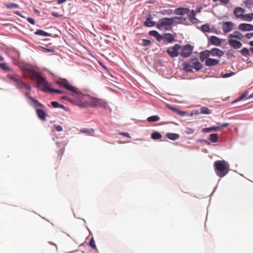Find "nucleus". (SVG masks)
Wrapping results in <instances>:
<instances>
[{"label": "nucleus", "instance_id": "1", "mask_svg": "<svg viewBox=\"0 0 253 253\" xmlns=\"http://www.w3.org/2000/svg\"><path fill=\"white\" fill-rule=\"evenodd\" d=\"M214 170L216 175L219 177H223L229 172L230 165L224 160H218L213 164Z\"/></svg>", "mask_w": 253, "mask_h": 253}, {"label": "nucleus", "instance_id": "2", "mask_svg": "<svg viewBox=\"0 0 253 253\" xmlns=\"http://www.w3.org/2000/svg\"><path fill=\"white\" fill-rule=\"evenodd\" d=\"M82 105L85 107L90 106L92 107H99L106 109L108 106L107 103L103 100L96 98H91L90 99L88 103L83 102Z\"/></svg>", "mask_w": 253, "mask_h": 253}, {"label": "nucleus", "instance_id": "3", "mask_svg": "<svg viewBox=\"0 0 253 253\" xmlns=\"http://www.w3.org/2000/svg\"><path fill=\"white\" fill-rule=\"evenodd\" d=\"M173 24V21L171 18H163L160 20L156 27L160 30L169 31L171 30Z\"/></svg>", "mask_w": 253, "mask_h": 253}, {"label": "nucleus", "instance_id": "4", "mask_svg": "<svg viewBox=\"0 0 253 253\" xmlns=\"http://www.w3.org/2000/svg\"><path fill=\"white\" fill-rule=\"evenodd\" d=\"M180 49L181 46L178 44H175L173 46L169 47L166 51L171 58H175L180 54Z\"/></svg>", "mask_w": 253, "mask_h": 253}, {"label": "nucleus", "instance_id": "5", "mask_svg": "<svg viewBox=\"0 0 253 253\" xmlns=\"http://www.w3.org/2000/svg\"><path fill=\"white\" fill-rule=\"evenodd\" d=\"M193 49L194 46L189 44L182 47L181 46L180 55L183 58H187L191 54Z\"/></svg>", "mask_w": 253, "mask_h": 253}, {"label": "nucleus", "instance_id": "6", "mask_svg": "<svg viewBox=\"0 0 253 253\" xmlns=\"http://www.w3.org/2000/svg\"><path fill=\"white\" fill-rule=\"evenodd\" d=\"M37 87L44 92H49L50 89L48 83L43 77L37 81Z\"/></svg>", "mask_w": 253, "mask_h": 253}, {"label": "nucleus", "instance_id": "7", "mask_svg": "<svg viewBox=\"0 0 253 253\" xmlns=\"http://www.w3.org/2000/svg\"><path fill=\"white\" fill-rule=\"evenodd\" d=\"M58 84L63 86L65 88L74 93H78V91L76 88L71 85L66 80H62L57 82Z\"/></svg>", "mask_w": 253, "mask_h": 253}, {"label": "nucleus", "instance_id": "8", "mask_svg": "<svg viewBox=\"0 0 253 253\" xmlns=\"http://www.w3.org/2000/svg\"><path fill=\"white\" fill-rule=\"evenodd\" d=\"M228 42L229 44L235 49H239L242 46V43L240 41L234 38L228 37Z\"/></svg>", "mask_w": 253, "mask_h": 253}, {"label": "nucleus", "instance_id": "9", "mask_svg": "<svg viewBox=\"0 0 253 253\" xmlns=\"http://www.w3.org/2000/svg\"><path fill=\"white\" fill-rule=\"evenodd\" d=\"M234 24L232 22H224L222 25V29L224 33H228L233 29Z\"/></svg>", "mask_w": 253, "mask_h": 253}, {"label": "nucleus", "instance_id": "10", "mask_svg": "<svg viewBox=\"0 0 253 253\" xmlns=\"http://www.w3.org/2000/svg\"><path fill=\"white\" fill-rule=\"evenodd\" d=\"M238 28L242 31H253V25L248 23H242L239 25Z\"/></svg>", "mask_w": 253, "mask_h": 253}, {"label": "nucleus", "instance_id": "11", "mask_svg": "<svg viewBox=\"0 0 253 253\" xmlns=\"http://www.w3.org/2000/svg\"><path fill=\"white\" fill-rule=\"evenodd\" d=\"M245 12V10L241 7H236L233 11V13L235 15V16L239 19H242L244 13Z\"/></svg>", "mask_w": 253, "mask_h": 253}, {"label": "nucleus", "instance_id": "12", "mask_svg": "<svg viewBox=\"0 0 253 253\" xmlns=\"http://www.w3.org/2000/svg\"><path fill=\"white\" fill-rule=\"evenodd\" d=\"M209 51L210 56L211 55L213 56H218L220 57L224 55L223 51L218 48H213Z\"/></svg>", "mask_w": 253, "mask_h": 253}, {"label": "nucleus", "instance_id": "13", "mask_svg": "<svg viewBox=\"0 0 253 253\" xmlns=\"http://www.w3.org/2000/svg\"><path fill=\"white\" fill-rule=\"evenodd\" d=\"M57 146L58 148H59V150L57 152V159L59 160H60L61 159V157L64 152V145L61 143L59 142H56V143Z\"/></svg>", "mask_w": 253, "mask_h": 253}, {"label": "nucleus", "instance_id": "14", "mask_svg": "<svg viewBox=\"0 0 253 253\" xmlns=\"http://www.w3.org/2000/svg\"><path fill=\"white\" fill-rule=\"evenodd\" d=\"M190 12V9L188 8L178 7L176 8L174 11V14L176 15H183L184 14H188Z\"/></svg>", "mask_w": 253, "mask_h": 253}, {"label": "nucleus", "instance_id": "15", "mask_svg": "<svg viewBox=\"0 0 253 253\" xmlns=\"http://www.w3.org/2000/svg\"><path fill=\"white\" fill-rule=\"evenodd\" d=\"M28 71L30 73V77L32 80L36 79L37 81H39L42 78L40 73L36 71L34 69H30Z\"/></svg>", "mask_w": 253, "mask_h": 253}, {"label": "nucleus", "instance_id": "16", "mask_svg": "<svg viewBox=\"0 0 253 253\" xmlns=\"http://www.w3.org/2000/svg\"><path fill=\"white\" fill-rule=\"evenodd\" d=\"M153 17L151 14H149L146 17V19L144 22V25L147 27H151L155 25V22L152 20Z\"/></svg>", "mask_w": 253, "mask_h": 253}, {"label": "nucleus", "instance_id": "17", "mask_svg": "<svg viewBox=\"0 0 253 253\" xmlns=\"http://www.w3.org/2000/svg\"><path fill=\"white\" fill-rule=\"evenodd\" d=\"M190 61L193 65V68L196 71L201 70L203 67V65L197 60V59H191Z\"/></svg>", "mask_w": 253, "mask_h": 253}, {"label": "nucleus", "instance_id": "18", "mask_svg": "<svg viewBox=\"0 0 253 253\" xmlns=\"http://www.w3.org/2000/svg\"><path fill=\"white\" fill-rule=\"evenodd\" d=\"M219 61L218 60L213 59V58H207L205 60V65L207 66H215L219 63Z\"/></svg>", "mask_w": 253, "mask_h": 253}, {"label": "nucleus", "instance_id": "19", "mask_svg": "<svg viewBox=\"0 0 253 253\" xmlns=\"http://www.w3.org/2000/svg\"><path fill=\"white\" fill-rule=\"evenodd\" d=\"M209 41L211 42V43L214 45L220 46L221 45V42L220 39L216 36H211L209 39Z\"/></svg>", "mask_w": 253, "mask_h": 253}, {"label": "nucleus", "instance_id": "20", "mask_svg": "<svg viewBox=\"0 0 253 253\" xmlns=\"http://www.w3.org/2000/svg\"><path fill=\"white\" fill-rule=\"evenodd\" d=\"M210 53L209 50L202 51L200 53V57L201 61H205L207 58H210Z\"/></svg>", "mask_w": 253, "mask_h": 253}, {"label": "nucleus", "instance_id": "21", "mask_svg": "<svg viewBox=\"0 0 253 253\" xmlns=\"http://www.w3.org/2000/svg\"><path fill=\"white\" fill-rule=\"evenodd\" d=\"M228 38H234L238 40L242 39L243 37L242 34L239 31H235L233 34H229L228 36Z\"/></svg>", "mask_w": 253, "mask_h": 253}, {"label": "nucleus", "instance_id": "22", "mask_svg": "<svg viewBox=\"0 0 253 253\" xmlns=\"http://www.w3.org/2000/svg\"><path fill=\"white\" fill-rule=\"evenodd\" d=\"M164 40L169 43H171L174 41V37L170 33H167L164 35Z\"/></svg>", "mask_w": 253, "mask_h": 253}, {"label": "nucleus", "instance_id": "23", "mask_svg": "<svg viewBox=\"0 0 253 253\" xmlns=\"http://www.w3.org/2000/svg\"><path fill=\"white\" fill-rule=\"evenodd\" d=\"M37 114L39 118L42 121H45L46 120V114L45 112L42 109H37Z\"/></svg>", "mask_w": 253, "mask_h": 253}, {"label": "nucleus", "instance_id": "24", "mask_svg": "<svg viewBox=\"0 0 253 253\" xmlns=\"http://www.w3.org/2000/svg\"><path fill=\"white\" fill-rule=\"evenodd\" d=\"M183 66L184 70L187 72H190L192 71V69L193 68V65H191L188 62H184L183 63Z\"/></svg>", "mask_w": 253, "mask_h": 253}, {"label": "nucleus", "instance_id": "25", "mask_svg": "<svg viewBox=\"0 0 253 253\" xmlns=\"http://www.w3.org/2000/svg\"><path fill=\"white\" fill-rule=\"evenodd\" d=\"M166 136L169 139L175 140L179 138V135L174 133L168 132L166 134Z\"/></svg>", "mask_w": 253, "mask_h": 253}, {"label": "nucleus", "instance_id": "26", "mask_svg": "<svg viewBox=\"0 0 253 253\" xmlns=\"http://www.w3.org/2000/svg\"><path fill=\"white\" fill-rule=\"evenodd\" d=\"M9 78L16 84L17 87L19 88L21 85L22 84L23 82L14 76H10Z\"/></svg>", "mask_w": 253, "mask_h": 253}, {"label": "nucleus", "instance_id": "27", "mask_svg": "<svg viewBox=\"0 0 253 253\" xmlns=\"http://www.w3.org/2000/svg\"><path fill=\"white\" fill-rule=\"evenodd\" d=\"M221 128L220 126H211L210 127H205L202 129V131L203 132H209L211 131H215L220 130Z\"/></svg>", "mask_w": 253, "mask_h": 253}, {"label": "nucleus", "instance_id": "28", "mask_svg": "<svg viewBox=\"0 0 253 253\" xmlns=\"http://www.w3.org/2000/svg\"><path fill=\"white\" fill-rule=\"evenodd\" d=\"M171 19H172V21H173V23H177V24H181L184 22L186 18L182 17H171Z\"/></svg>", "mask_w": 253, "mask_h": 253}, {"label": "nucleus", "instance_id": "29", "mask_svg": "<svg viewBox=\"0 0 253 253\" xmlns=\"http://www.w3.org/2000/svg\"><path fill=\"white\" fill-rule=\"evenodd\" d=\"M253 19V13L244 14L242 18V20L246 21H251Z\"/></svg>", "mask_w": 253, "mask_h": 253}, {"label": "nucleus", "instance_id": "30", "mask_svg": "<svg viewBox=\"0 0 253 253\" xmlns=\"http://www.w3.org/2000/svg\"><path fill=\"white\" fill-rule=\"evenodd\" d=\"M35 34L37 35L42 36L43 37H48L50 36L51 34L49 33H48L42 30H38L35 32Z\"/></svg>", "mask_w": 253, "mask_h": 253}, {"label": "nucleus", "instance_id": "31", "mask_svg": "<svg viewBox=\"0 0 253 253\" xmlns=\"http://www.w3.org/2000/svg\"><path fill=\"white\" fill-rule=\"evenodd\" d=\"M196 14V12L192 10L191 13L188 15L189 19L193 23H196V21L197 20L195 17Z\"/></svg>", "mask_w": 253, "mask_h": 253}, {"label": "nucleus", "instance_id": "32", "mask_svg": "<svg viewBox=\"0 0 253 253\" xmlns=\"http://www.w3.org/2000/svg\"><path fill=\"white\" fill-rule=\"evenodd\" d=\"M219 136L217 133H212L210 135V140L211 142H216L218 141Z\"/></svg>", "mask_w": 253, "mask_h": 253}, {"label": "nucleus", "instance_id": "33", "mask_svg": "<svg viewBox=\"0 0 253 253\" xmlns=\"http://www.w3.org/2000/svg\"><path fill=\"white\" fill-rule=\"evenodd\" d=\"M151 137L154 140H158L161 139L162 135L158 132H154L151 133Z\"/></svg>", "mask_w": 253, "mask_h": 253}, {"label": "nucleus", "instance_id": "34", "mask_svg": "<svg viewBox=\"0 0 253 253\" xmlns=\"http://www.w3.org/2000/svg\"><path fill=\"white\" fill-rule=\"evenodd\" d=\"M4 5L5 7L9 9L11 8H19V5L16 3H5Z\"/></svg>", "mask_w": 253, "mask_h": 253}, {"label": "nucleus", "instance_id": "35", "mask_svg": "<svg viewBox=\"0 0 253 253\" xmlns=\"http://www.w3.org/2000/svg\"><path fill=\"white\" fill-rule=\"evenodd\" d=\"M51 104L54 108H60L62 109L65 108V106L63 105L60 104L56 101H52L51 102Z\"/></svg>", "mask_w": 253, "mask_h": 253}, {"label": "nucleus", "instance_id": "36", "mask_svg": "<svg viewBox=\"0 0 253 253\" xmlns=\"http://www.w3.org/2000/svg\"><path fill=\"white\" fill-rule=\"evenodd\" d=\"M160 120V117L158 116H153L149 117L147 119V121L149 122H157Z\"/></svg>", "mask_w": 253, "mask_h": 253}, {"label": "nucleus", "instance_id": "37", "mask_svg": "<svg viewBox=\"0 0 253 253\" xmlns=\"http://www.w3.org/2000/svg\"><path fill=\"white\" fill-rule=\"evenodd\" d=\"M210 113V110L207 107H203L200 109V114H209Z\"/></svg>", "mask_w": 253, "mask_h": 253}, {"label": "nucleus", "instance_id": "38", "mask_svg": "<svg viewBox=\"0 0 253 253\" xmlns=\"http://www.w3.org/2000/svg\"><path fill=\"white\" fill-rule=\"evenodd\" d=\"M201 29L203 32H210L211 31L210 27L207 24L202 25L201 27Z\"/></svg>", "mask_w": 253, "mask_h": 253}, {"label": "nucleus", "instance_id": "39", "mask_svg": "<svg viewBox=\"0 0 253 253\" xmlns=\"http://www.w3.org/2000/svg\"><path fill=\"white\" fill-rule=\"evenodd\" d=\"M241 53L242 55L245 56H248L250 55L249 49L245 47H244L243 49H241Z\"/></svg>", "mask_w": 253, "mask_h": 253}, {"label": "nucleus", "instance_id": "40", "mask_svg": "<svg viewBox=\"0 0 253 253\" xmlns=\"http://www.w3.org/2000/svg\"><path fill=\"white\" fill-rule=\"evenodd\" d=\"M0 68L2 69L4 71H10V68L8 67L6 65V64L3 63H0Z\"/></svg>", "mask_w": 253, "mask_h": 253}, {"label": "nucleus", "instance_id": "41", "mask_svg": "<svg viewBox=\"0 0 253 253\" xmlns=\"http://www.w3.org/2000/svg\"><path fill=\"white\" fill-rule=\"evenodd\" d=\"M244 4H245V6L249 8V9H251L252 8V5H253V3L251 1V0H247L245 1H244Z\"/></svg>", "mask_w": 253, "mask_h": 253}, {"label": "nucleus", "instance_id": "42", "mask_svg": "<svg viewBox=\"0 0 253 253\" xmlns=\"http://www.w3.org/2000/svg\"><path fill=\"white\" fill-rule=\"evenodd\" d=\"M19 88H25L26 90H30L31 88L30 85L23 82Z\"/></svg>", "mask_w": 253, "mask_h": 253}, {"label": "nucleus", "instance_id": "43", "mask_svg": "<svg viewBox=\"0 0 253 253\" xmlns=\"http://www.w3.org/2000/svg\"><path fill=\"white\" fill-rule=\"evenodd\" d=\"M194 132V129L190 127H187L185 130V133L187 134H193Z\"/></svg>", "mask_w": 253, "mask_h": 253}, {"label": "nucleus", "instance_id": "44", "mask_svg": "<svg viewBox=\"0 0 253 253\" xmlns=\"http://www.w3.org/2000/svg\"><path fill=\"white\" fill-rule=\"evenodd\" d=\"M234 74V72H231L229 73H225V74L221 73L220 76L221 77H222L223 78H228Z\"/></svg>", "mask_w": 253, "mask_h": 253}, {"label": "nucleus", "instance_id": "45", "mask_svg": "<svg viewBox=\"0 0 253 253\" xmlns=\"http://www.w3.org/2000/svg\"><path fill=\"white\" fill-rule=\"evenodd\" d=\"M49 92H55L59 94H61L64 93V92L62 90L57 89H53L52 88H50V90Z\"/></svg>", "mask_w": 253, "mask_h": 253}, {"label": "nucleus", "instance_id": "46", "mask_svg": "<svg viewBox=\"0 0 253 253\" xmlns=\"http://www.w3.org/2000/svg\"><path fill=\"white\" fill-rule=\"evenodd\" d=\"M89 245L93 249H96V245H95V241H94V240L93 238H91V240H90V241L89 242Z\"/></svg>", "mask_w": 253, "mask_h": 253}, {"label": "nucleus", "instance_id": "47", "mask_svg": "<svg viewBox=\"0 0 253 253\" xmlns=\"http://www.w3.org/2000/svg\"><path fill=\"white\" fill-rule=\"evenodd\" d=\"M82 132L84 133H87L89 134L90 135H92L94 133V130L93 129H84L82 130Z\"/></svg>", "mask_w": 253, "mask_h": 253}, {"label": "nucleus", "instance_id": "48", "mask_svg": "<svg viewBox=\"0 0 253 253\" xmlns=\"http://www.w3.org/2000/svg\"><path fill=\"white\" fill-rule=\"evenodd\" d=\"M143 45L144 46L149 45L151 43V41L149 40L143 39L142 40Z\"/></svg>", "mask_w": 253, "mask_h": 253}, {"label": "nucleus", "instance_id": "49", "mask_svg": "<svg viewBox=\"0 0 253 253\" xmlns=\"http://www.w3.org/2000/svg\"><path fill=\"white\" fill-rule=\"evenodd\" d=\"M158 32L156 31H150L149 32V34L151 36H153L154 37H156L158 35Z\"/></svg>", "mask_w": 253, "mask_h": 253}, {"label": "nucleus", "instance_id": "50", "mask_svg": "<svg viewBox=\"0 0 253 253\" xmlns=\"http://www.w3.org/2000/svg\"><path fill=\"white\" fill-rule=\"evenodd\" d=\"M176 114L180 116H183L187 114V113H186V112L180 111V110L177 109Z\"/></svg>", "mask_w": 253, "mask_h": 253}, {"label": "nucleus", "instance_id": "51", "mask_svg": "<svg viewBox=\"0 0 253 253\" xmlns=\"http://www.w3.org/2000/svg\"><path fill=\"white\" fill-rule=\"evenodd\" d=\"M247 95L245 93L242 94L241 96H240L239 97L237 98V101H239L243 99L246 97Z\"/></svg>", "mask_w": 253, "mask_h": 253}, {"label": "nucleus", "instance_id": "52", "mask_svg": "<svg viewBox=\"0 0 253 253\" xmlns=\"http://www.w3.org/2000/svg\"><path fill=\"white\" fill-rule=\"evenodd\" d=\"M119 134L121 135H123L124 136L128 137V138H130V135L129 134V133H128L127 132H119Z\"/></svg>", "mask_w": 253, "mask_h": 253}, {"label": "nucleus", "instance_id": "53", "mask_svg": "<svg viewBox=\"0 0 253 253\" xmlns=\"http://www.w3.org/2000/svg\"><path fill=\"white\" fill-rule=\"evenodd\" d=\"M27 21L31 24L34 25L35 24V20L31 18V17H28L27 18Z\"/></svg>", "mask_w": 253, "mask_h": 253}, {"label": "nucleus", "instance_id": "54", "mask_svg": "<svg viewBox=\"0 0 253 253\" xmlns=\"http://www.w3.org/2000/svg\"><path fill=\"white\" fill-rule=\"evenodd\" d=\"M245 37H246L247 39H251V38H252V37H253V33H247V34L245 35Z\"/></svg>", "mask_w": 253, "mask_h": 253}, {"label": "nucleus", "instance_id": "55", "mask_svg": "<svg viewBox=\"0 0 253 253\" xmlns=\"http://www.w3.org/2000/svg\"><path fill=\"white\" fill-rule=\"evenodd\" d=\"M55 129L57 131H62L63 128L61 126L58 125L55 126Z\"/></svg>", "mask_w": 253, "mask_h": 253}, {"label": "nucleus", "instance_id": "56", "mask_svg": "<svg viewBox=\"0 0 253 253\" xmlns=\"http://www.w3.org/2000/svg\"><path fill=\"white\" fill-rule=\"evenodd\" d=\"M156 39H157V40L158 41H160L161 40H162V39H164V36H162L161 35H160L159 33H158V35L156 37Z\"/></svg>", "mask_w": 253, "mask_h": 253}, {"label": "nucleus", "instance_id": "57", "mask_svg": "<svg viewBox=\"0 0 253 253\" xmlns=\"http://www.w3.org/2000/svg\"><path fill=\"white\" fill-rule=\"evenodd\" d=\"M30 99H31V100L35 104H37V103H39V101L37 99H35L34 98H33V97H30Z\"/></svg>", "mask_w": 253, "mask_h": 253}, {"label": "nucleus", "instance_id": "58", "mask_svg": "<svg viewBox=\"0 0 253 253\" xmlns=\"http://www.w3.org/2000/svg\"><path fill=\"white\" fill-rule=\"evenodd\" d=\"M51 15L52 16H53L54 17H59V16H61V15H59L57 13L54 12H51Z\"/></svg>", "mask_w": 253, "mask_h": 253}, {"label": "nucleus", "instance_id": "59", "mask_svg": "<svg viewBox=\"0 0 253 253\" xmlns=\"http://www.w3.org/2000/svg\"><path fill=\"white\" fill-rule=\"evenodd\" d=\"M67 0H57V3L59 4H61L64 2H65Z\"/></svg>", "mask_w": 253, "mask_h": 253}, {"label": "nucleus", "instance_id": "60", "mask_svg": "<svg viewBox=\"0 0 253 253\" xmlns=\"http://www.w3.org/2000/svg\"><path fill=\"white\" fill-rule=\"evenodd\" d=\"M169 108L172 111L175 112V113H176L177 111V109H176V108L175 107H169Z\"/></svg>", "mask_w": 253, "mask_h": 253}, {"label": "nucleus", "instance_id": "61", "mask_svg": "<svg viewBox=\"0 0 253 253\" xmlns=\"http://www.w3.org/2000/svg\"><path fill=\"white\" fill-rule=\"evenodd\" d=\"M44 49L47 51V52H53V50L52 49H49V48H44Z\"/></svg>", "mask_w": 253, "mask_h": 253}, {"label": "nucleus", "instance_id": "62", "mask_svg": "<svg viewBox=\"0 0 253 253\" xmlns=\"http://www.w3.org/2000/svg\"><path fill=\"white\" fill-rule=\"evenodd\" d=\"M228 126V123H224V124H223L221 125V127H226Z\"/></svg>", "mask_w": 253, "mask_h": 253}, {"label": "nucleus", "instance_id": "63", "mask_svg": "<svg viewBox=\"0 0 253 253\" xmlns=\"http://www.w3.org/2000/svg\"><path fill=\"white\" fill-rule=\"evenodd\" d=\"M37 105L38 106L40 107H43V105H42V104H41V103H40L39 102V103H37Z\"/></svg>", "mask_w": 253, "mask_h": 253}, {"label": "nucleus", "instance_id": "64", "mask_svg": "<svg viewBox=\"0 0 253 253\" xmlns=\"http://www.w3.org/2000/svg\"><path fill=\"white\" fill-rule=\"evenodd\" d=\"M249 44L251 46H253V41H250V42H249Z\"/></svg>", "mask_w": 253, "mask_h": 253}]
</instances>
